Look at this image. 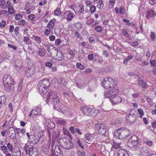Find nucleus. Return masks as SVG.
I'll return each instance as SVG.
<instances>
[{"mask_svg": "<svg viewBox=\"0 0 156 156\" xmlns=\"http://www.w3.org/2000/svg\"><path fill=\"white\" fill-rule=\"evenodd\" d=\"M101 84L105 88L108 89V91L105 92V98H110L118 93V87L112 78L105 77L102 80Z\"/></svg>", "mask_w": 156, "mask_h": 156, "instance_id": "nucleus-1", "label": "nucleus"}, {"mask_svg": "<svg viewBox=\"0 0 156 156\" xmlns=\"http://www.w3.org/2000/svg\"><path fill=\"white\" fill-rule=\"evenodd\" d=\"M140 139L136 136H132L127 143L128 146L132 150L139 151L142 147Z\"/></svg>", "mask_w": 156, "mask_h": 156, "instance_id": "nucleus-2", "label": "nucleus"}, {"mask_svg": "<svg viewBox=\"0 0 156 156\" xmlns=\"http://www.w3.org/2000/svg\"><path fill=\"white\" fill-rule=\"evenodd\" d=\"M50 85L49 80L44 79L41 80L37 85V87L41 94H44L48 91Z\"/></svg>", "mask_w": 156, "mask_h": 156, "instance_id": "nucleus-3", "label": "nucleus"}, {"mask_svg": "<svg viewBox=\"0 0 156 156\" xmlns=\"http://www.w3.org/2000/svg\"><path fill=\"white\" fill-rule=\"evenodd\" d=\"M3 81L4 86L8 90H13L14 88L13 78L10 75L6 74L3 77Z\"/></svg>", "mask_w": 156, "mask_h": 156, "instance_id": "nucleus-4", "label": "nucleus"}, {"mask_svg": "<svg viewBox=\"0 0 156 156\" xmlns=\"http://www.w3.org/2000/svg\"><path fill=\"white\" fill-rule=\"evenodd\" d=\"M128 131L126 129L120 128L115 131L114 134L116 138H117L119 139H123L128 136Z\"/></svg>", "mask_w": 156, "mask_h": 156, "instance_id": "nucleus-5", "label": "nucleus"}, {"mask_svg": "<svg viewBox=\"0 0 156 156\" xmlns=\"http://www.w3.org/2000/svg\"><path fill=\"white\" fill-rule=\"evenodd\" d=\"M23 149L27 153H29L30 156H37L38 151L36 147L29 146L26 144L23 147Z\"/></svg>", "mask_w": 156, "mask_h": 156, "instance_id": "nucleus-6", "label": "nucleus"}, {"mask_svg": "<svg viewBox=\"0 0 156 156\" xmlns=\"http://www.w3.org/2000/svg\"><path fill=\"white\" fill-rule=\"evenodd\" d=\"M41 137V136L39 133L31 135L30 140H28V141L30 144H35L39 142Z\"/></svg>", "mask_w": 156, "mask_h": 156, "instance_id": "nucleus-7", "label": "nucleus"}, {"mask_svg": "<svg viewBox=\"0 0 156 156\" xmlns=\"http://www.w3.org/2000/svg\"><path fill=\"white\" fill-rule=\"evenodd\" d=\"M95 126L97 130H98L99 134L104 135L106 132V127L103 123H97L95 124Z\"/></svg>", "mask_w": 156, "mask_h": 156, "instance_id": "nucleus-8", "label": "nucleus"}, {"mask_svg": "<svg viewBox=\"0 0 156 156\" xmlns=\"http://www.w3.org/2000/svg\"><path fill=\"white\" fill-rule=\"evenodd\" d=\"M34 72L35 70L34 68L29 66L26 69L25 75L27 77H31L33 75Z\"/></svg>", "mask_w": 156, "mask_h": 156, "instance_id": "nucleus-9", "label": "nucleus"}, {"mask_svg": "<svg viewBox=\"0 0 156 156\" xmlns=\"http://www.w3.org/2000/svg\"><path fill=\"white\" fill-rule=\"evenodd\" d=\"M50 55L52 57H55L57 56L56 58L58 60H61L62 59V54L60 52H58L55 49L52 50L50 52Z\"/></svg>", "mask_w": 156, "mask_h": 156, "instance_id": "nucleus-10", "label": "nucleus"}, {"mask_svg": "<svg viewBox=\"0 0 156 156\" xmlns=\"http://www.w3.org/2000/svg\"><path fill=\"white\" fill-rule=\"evenodd\" d=\"M110 100L113 105H115L120 103L122 101V99L121 97L117 96L111 98Z\"/></svg>", "mask_w": 156, "mask_h": 156, "instance_id": "nucleus-11", "label": "nucleus"}, {"mask_svg": "<svg viewBox=\"0 0 156 156\" xmlns=\"http://www.w3.org/2000/svg\"><path fill=\"white\" fill-rule=\"evenodd\" d=\"M146 17L147 19H150L156 16V12L152 10L147 11L145 13Z\"/></svg>", "mask_w": 156, "mask_h": 156, "instance_id": "nucleus-12", "label": "nucleus"}, {"mask_svg": "<svg viewBox=\"0 0 156 156\" xmlns=\"http://www.w3.org/2000/svg\"><path fill=\"white\" fill-rule=\"evenodd\" d=\"M51 143L50 140H47L42 147V151L44 152H47L49 151V146Z\"/></svg>", "mask_w": 156, "mask_h": 156, "instance_id": "nucleus-13", "label": "nucleus"}, {"mask_svg": "<svg viewBox=\"0 0 156 156\" xmlns=\"http://www.w3.org/2000/svg\"><path fill=\"white\" fill-rule=\"evenodd\" d=\"M41 108L38 107H36L33 109L31 112L29 114V116L30 117L39 114L40 112Z\"/></svg>", "mask_w": 156, "mask_h": 156, "instance_id": "nucleus-14", "label": "nucleus"}, {"mask_svg": "<svg viewBox=\"0 0 156 156\" xmlns=\"http://www.w3.org/2000/svg\"><path fill=\"white\" fill-rule=\"evenodd\" d=\"M67 140L69 141V138L66 137L60 138L57 140L59 145L62 147L64 146Z\"/></svg>", "mask_w": 156, "mask_h": 156, "instance_id": "nucleus-15", "label": "nucleus"}, {"mask_svg": "<svg viewBox=\"0 0 156 156\" xmlns=\"http://www.w3.org/2000/svg\"><path fill=\"white\" fill-rule=\"evenodd\" d=\"M74 147V145L71 141L69 138V141H66L63 148L67 150L72 149Z\"/></svg>", "mask_w": 156, "mask_h": 156, "instance_id": "nucleus-16", "label": "nucleus"}, {"mask_svg": "<svg viewBox=\"0 0 156 156\" xmlns=\"http://www.w3.org/2000/svg\"><path fill=\"white\" fill-rule=\"evenodd\" d=\"M135 121V117L130 114L127 115L126 121L128 123L133 124Z\"/></svg>", "mask_w": 156, "mask_h": 156, "instance_id": "nucleus-17", "label": "nucleus"}, {"mask_svg": "<svg viewBox=\"0 0 156 156\" xmlns=\"http://www.w3.org/2000/svg\"><path fill=\"white\" fill-rule=\"evenodd\" d=\"M150 150L146 147H144L140 150L141 153L143 156H147L149 154Z\"/></svg>", "mask_w": 156, "mask_h": 156, "instance_id": "nucleus-18", "label": "nucleus"}, {"mask_svg": "<svg viewBox=\"0 0 156 156\" xmlns=\"http://www.w3.org/2000/svg\"><path fill=\"white\" fill-rule=\"evenodd\" d=\"M80 110L85 115L89 116L90 115V108H88L86 106H83L81 108Z\"/></svg>", "mask_w": 156, "mask_h": 156, "instance_id": "nucleus-19", "label": "nucleus"}, {"mask_svg": "<svg viewBox=\"0 0 156 156\" xmlns=\"http://www.w3.org/2000/svg\"><path fill=\"white\" fill-rule=\"evenodd\" d=\"M55 22L56 20L55 19L51 20L47 24V27L49 29H52L54 27L55 25Z\"/></svg>", "mask_w": 156, "mask_h": 156, "instance_id": "nucleus-20", "label": "nucleus"}, {"mask_svg": "<svg viewBox=\"0 0 156 156\" xmlns=\"http://www.w3.org/2000/svg\"><path fill=\"white\" fill-rule=\"evenodd\" d=\"M98 113L99 111L97 109H91L90 108V115L89 116L94 117L96 116Z\"/></svg>", "mask_w": 156, "mask_h": 156, "instance_id": "nucleus-21", "label": "nucleus"}, {"mask_svg": "<svg viewBox=\"0 0 156 156\" xmlns=\"http://www.w3.org/2000/svg\"><path fill=\"white\" fill-rule=\"evenodd\" d=\"M122 122V119L121 118H118L112 122V124L113 125H115L116 126H118L121 125Z\"/></svg>", "mask_w": 156, "mask_h": 156, "instance_id": "nucleus-22", "label": "nucleus"}, {"mask_svg": "<svg viewBox=\"0 0 156 156\" xmlns=\"http://www.w3.org/2000/svg\"><path fill=\"white\" fill-rule=\"evenodd\" d=\"M118 156H129L127 152L123 149H120L118 151Z\"/></svg>", "mask_w": 156, "mask_h": 156, "instance_id": "nucleus-23", "label": "nucleus"}, {"mask_svg": "<svg viewBox=\"0 0 156 156\" xmlns=\"http://www.w3.org/2000/svg\"><path fill=\"white\" fill-rule=\"evenodd\" d=\"M48 121L47 123V127L50 129H54L55 127V125L53 122L51 120H49Z\"/></svg>", "mask_w": 156, "mask_h": 156, "instance_id": "nucleus-24", "label": "nucleus"}, {"mask_svg": "<svg viewBox=\"0 0 156 156\" xmlns=\"http://www.w3.org/2000/svg\"><path fill=\"white\" fill-rule=\"evenodd\" d=\"M138 85L139 87L141 86L143 88H146L147 87L146 83L143 80L139 81L138 83Z\"/></svg>", "mask_w": 156, "mask_h": 156, "instance_id": "nucleus-25", "label": "nucleus"}, {"mask_svg": "<svg viewBox=\"0 0 156 156\" xmlns=\"http://www.w3.org/2000/svg\"><path fill=\"white\" fill-rule=\"evenodd\" d=\"M104 2L102 0H99L97 2V7L99 9H102L104 6Z\"/></svg>", "mask_w": 156, "mask_h": 156, "instance_id": "nucleus-26", "label": "nucleus"}, {"mask_svg": "<svg viewBox=\"0 0 156 156\" xmlns=\"http://www.w3.org/2000/svg\"><path fill=\"white\" fill-rule=\"evenodd\" d=\"M61 152V150L58 145H55L54 153L55 155H58Z\"/></svg>", "mask_w": 156, "mask_h": 156, "instance_id": "nucleus-27", "label": "nucleus"}, {"mask_svg": "<svg viewBox=\"0 0 156 156\" xmlns=\"http://www.w3.org/2000/svg\"><path fill=\"white\" fill-rule=\"evenodd\" d=\"M69 13L67 15V19L68 21H71L73 18L74 14L71 12L70 11H68Z\"/></svg>", "mask_w": 156, "mask_h": 156, "instance_id": "nucleus-28", "label": "nucleus"}, {"mask_svg": "<svg viewBox=\"0 0 156 156\" xmlns=\"http://www.w3.org/2000/svg\"><path fill=\"white\" fill-rule=\"evenodd\" d=\"M78 12L80 14H83L84 13V12H85L83 6L82 5H79L78 7Z\"/></svg>", "mask_w": 156, "mask_h": 156, "instance_id": "nucleus-29", "label": "nucleus"}, {"mask_svg": "<svg viewBox=\"0 0 156 156\" xmlns=\"http://www.w3.org/2000/svg\"><path fill=\"white\" fill-rule=\"evenodd\" d=\"M5 0H0V6L1 7L2 9H6L7 8V5L6 4L5 6Z\"/></svg>", "mask_w": 156, "mask_h": 156, "instance_id": "nucleus-30", "label": "nucleus"}, {"mask_svg": "<svg viewBox=\"0 0 156 156\" xmlns=\"http://www.w3.org/2000/svg\"><path fill=\"white\" fill-rule=\"evenodd\" d=\"M38 52V55L41 56H43L45 54V50L43 49H39Z\"/></svg>", "mask_w": 156, "mask_h": 156, "instance_id": "nucleus-31", "label": "nucleus"}, {"mask_svg": "<svg viewBox=\"0 0 156 156\" xmlns=\"http://www.w3.org/2000/svg\"><path fill=\"white\" fill-rule=\"evenodd\" d=\"M76 67L81 70H83L84 69V66L82 65L80 63V62H77L76 64Z\"/></svg>", "mask_w": 156, "mask_h": 156, "instance_id": "nucleus-32", "label": "nucleus"}, {"mask_svg": "<svg viewBox=\"0 0 156 156\" xmlns=\"http://www.w3.org/2000/svg\"><path fill=\"white\" fill-rule=\"evenodd\" d=\"M22 83L23 81H20L19 82L17 88V91L19 92H20L22 91Z\"/></svg>", "mask_w": 156, "mask_h": 156, "instance_id": "nucleus-33", "label": "nucleus"}, {"mask_svg": "<svg viewBox=\"0 0 156 156\" xmlns=\"http://www.w3.org/2000/svg\"><path fill=\"white\" fill-rule=\"evenodd\" d=\"M121 143H116L114 142L112 147L115 149H117L121 147Z\"/></svg>", "mask_w": 156, "mask_h": 156, "instance_id": "nucleus-34", "label": "nucleus"}, {"mask_svg": "<svg viewBox=\"0 0 156 156\" xmlns=\"http://www.w3.org/2000/svg\"><path fill=\"white\" fill-rule=\"evenodd\" d=\"M83 142V141L80 139H77L76 140V143L78 144L79 147L82 149H83V146L82 144Z\"/></svg>", "mask_w": 156, "mask_h": 156, "instance_id": "nucleus-35", "label": "nucleus"}, {"mask_svg": "<svg viewBox=\"0 0 156 156\" xmlns=\"http://www.w3.org/2000/svg\"><path fill=\"white\" fill-rule=\"evenodd\" d=\"M58 124L62 125H64L66 123V121L64 119H58L57 121Z\"/></svg>", "mask_w": 156, "mask_h": 156, "instance_id": "nucleus-36", "label": "nucleus"}, {"mask_svg": "<svg viewBox=\"0 0 156 156\" xmlns=\"http://www.w3.org/2000/svg\"><path fill=\"white\" fill-rule=\"evenodd\" d=\"M51 31V30L49 28L45 29L44 31V33L46 36H48L50 34Z\"/></svg>", "mask_w": 156, "mask_h": 156, "instance_id": "nucleus-37", "label": "nucleus"}, {"mask_svg": "<svg viewBox=\"0 0 156 156\" xmlns=\"http://www.w3.org/2000/svg\"><path fill=\"white\" fill-rule=\"evenodd\" d=\"M62 105H60L59 107L58 108L55 105H53V108L54 109L57 110L58 111H61L62 110Z\"/></svg>", "mask_w": 156, "mask_h": 156, "instance_id": "nucleus-38", "label": "nucleus"}, {"mask_svg": "<svg viewBox=\"0 0 156 156\" xmlns=\"http://www.w3.org/2000/svg\"><path fill=\"white\" fill-rule=\"evenodd\" d=\"M90 12L91 14H92L95 12L96 10V7L94 5L90 7Z\"/></svg>", "mask_w": 156, "mask_h": 156, "instance_id": "nucleus-39", "label": "nucleus"}, {"mask_svg": "<svg viewBox=\"0 0 156 156\" xmlns=\"http://www.w3.org/2000/svg\"><path fill=\"white\" fill-rule=\"evenodd\" d=\"M115 0H110V4L109 5V8L112 9L114 7L115 4Z\"/></svg>", "mask_w": 156, "mask_h": 156, "instance_id": "nucleus-40", "label": "nucleus"}, {"mask_svg": "<svg viewBox=\"0 0 156 156\" xmlns=\"http://www.w3.org/2000/svg\"><path fill=\"white\" fill-rule=\"evenodd\" d=\"M61 11L60 9L58 8L54 11V14L56 16H59L61 14Z\"/></svg>", "mask_w": 156, "mask_h": 156, "instance_id": "nucleus-41", "label": "nucleus"}, {"mask_svg": "<svg viewBox=\"0 0 156 156\" xmlns=\"http://www.w3.org/2000/svg\"><path fill=\"white\" fill-rule=\"evenodd\" d=\"M22 65V62L20 60L16 61V66L17 67H21Z\"/></svg>", "mask_w": 156, "mask_h": 156, "instance_id": "nucleus-42", "label": "nucleus"}, {"mask_svg": "<svg viewBox=\"0 0 156 156\" xmlns=\"http://www.w3.org/2000/svg\"><path fill=\"white\" fill-rule=\"evenodd\" d=\"M8 134H9L13 132H15L16 130L15 128L12 127H10L8 129Z\"/></svg>", "mask_w": 156, "mask_h": 156, "instance_id": "nucleus-43", "label": "nucleus"}, {"mask_svg": "<svg viewBox=\"0 0 156 156\" xmlns=\"http://www.w3.org/2000/svg\"><path fill=\"white\" fill-rule=\"evenodd\" d=\"M94 22V20L92 19H90L88 20L86 22V23L87 24L90 25L92 24Z\"/></svg>", "mask_w": 156, "mask_h": 156, "instance_id": "nucleus-44", "label": "nucleus"}, {"mask_svg": "<svg viewBox=\"0 0 156 156\" xmlns=\"http://www.w3.org/2000/svg\"><path fill=\"white\" fill-rule=\"evenodd\" d=\"M85 3L86 5L88 7H90L92 6V2L89 0H86L85 1Z\"/></svg>", "mask_w": 156, "mask_h": 156, "instance_id": "nucleus-45", "label": "nucleus"}, {"mask_svg": "<svg viewBox=\"0 0 156 156\" xmlns=\"http://www.w3.org/2000/svg\"><path fill=\"white\" fill-rule=\"evenodd\" d=\"M53 101L56 103H59L60 102L59 98L56 96H54L53 98Z\"/></svg>", "mask_w": 156, "mask_h": 156, "instance_id": "nucleus-46", "label": "nucleus"}, {"mask_svg": "<svg viewBox=\"0 0 156 156\" xmlns=\"http://www.w3.org/2000/svg\"><path fill=\"white\" fill-rule=\"evenodd\" d=\"M0 148L3 152L4 153L6 152L8 150L6 147L5 146H1Z\"/></svg>", "mask_w": 156, "mask_h": 156, "instance_id": "nucleus-47", "label": "nucleus"}, {"mask_svg": "<svg viewBox=\"0 0 156 156\" xmlns=\"http://www.w3.org/2000/svg\"><path fill=\"white\" fill-rule=\"evenodd\" d=\"M6 98L4 96L0 97V103L2 105L4 104L5 102Z\"/></svg>", "mask_w": 156, "mask_h": 156, "instance_id": "nucleus-48", "label": "nucleus"}, {"mask_svg": "<svg viewBox=\"0 0 156 156\" xmlns=\"http://www.w3.org/2000/svg\"><path fill=\"white\" fill-rule=\"evenodd\" d=\"M9 135H10L9 136L10 138L12 139H14L16 137V134L15 132H13V133H12L10 134Z\"/></svg>", "mask_w": 156, "mask_h": 156, "instance_id": "nucleus-49", "label": "nucleus"}, {"mask_svg": "<svg viewBox=\"0 0 156 156\" xmlns=\"http://www.w3.org/2000/svg\"><path fill=\"white\" fill-rule=\"evenodd\" d=\"M138 111L140 115V117L141 118H142V116L144 114V112L143 110L141 108H139L138 109Z\"/></svg>", "mask_w": 156, "mask_h": 156, "instance_id": "nucleus-50", "label": "nucleus"}, {"mask_svg": "<svg viewBox=\"0 0 156 156\" xmlns=\"http://www.w3.org/2000/svg\"><path fill=\"white\" fill-rule=\"evenodd\" d=\"M6 21L5 20H2L0 23V27L2 28H4L6 25Z\"/></svg>", "mask_w": 156, "mask_h": 156, "instance_id": "nucleus-51", "label": "nucleus"}, {"mask_svg": "<svg viewBox=\"0 0 156 156\" xmlns=\"http://www.w3.org/2000/svg\"><path fill=\"white\" fill-rule=\"evenodd\" d=\"M22 16L20 14H17L15 16V19L16 20H20V19H21L22 18Z\"/></svg>", "mask_w": 156, "mask_h": 156, "instance_id": "nucleus-52", "label": "nucleus"}, {"mask_svg": "<svg viewBox=\"0 0 156 156\" xmlns=\"http://www.w3.org/2000/svg\"><path fill=\"white\" fill-rule=\"evenodd\" d=\"M8 10L9 13L10 14H13L14 12V9L11 6L9 7Z\"/></svg>", "mask_w": 156, "mask_h": 156, "instance_id": "nucleus-53", "label": "nucleus"}, {"mask_svg": "<svg viewBox=\"0 0 156 156\" xmlns=\"http://www.w3.org/2000/svg\"><path fill=\"white\" fill-rule=\"evenodd\" d=\"M53 94V92L52 91H50L48 92V95L47 97V100H49L51 98V97L52 96V95Z\"/></svg>", "mask_w": 156, "mask_h": 156, "instance_id": "nucleus-54", "label": "nucleus"}, {"mask_svg": "<svg viewBox=\"0 0 156 156\" xmlns=\"http://www.w3.org/2000/svg\"><path fill=\"white\" fill-rule=\"evenodd\" d=\"M85 138L88 140H90L92 139V137L90 135L87 134L85 135Z\"/></svg>", "mask_w": 156, "mask_h": 156, "instance_id": "nucleus-55", "label": "nucleus"}, {"mask_svg": "<svg viewBox=\"0 0 156 156\" xmlns=\"http://www.w3.org/2000/svg\"><path fill=\"white\" fill-rule=\"evenodd\" d=\"M95 30L97 31L100 32L102 30V28L100 26H97L96 27Z\"/></svg>", "mask_w": 156, "mask_h": 156, "instance_id": "nucleus-56", "label": "nucleus"}, {"mask_svg": "<svg viewBox=\"0 0 156 156\" xmlns=\"http://www.w3.org/2000/svg\"><path fill=\"white\" fill-rule=\"evenodd\" d=\"M122 34L125 36V37H127V35L128 34V33L126 29H123L122 30Z\"/></svg>", "mask_w": 156, "mask_h": 156, "instance_id": "nucleus-57", "label": "nucleus"}, {"mask_svg": "<svg viewBox=\"0 0 156 156\" xmlns=\"http://www.w3.org/2000/svg\"><path fill=\"white\" fill-rule=\"evenodd\" d=\"M150 37L151 39L154 41L155 38V34L153 32H151Z\"/></svg>", "mask_w": 156, "mask_h": 156, "instance_id": "nucleus-58", "label": "nucleus"}, {"mask_svg": "<svg viewBox=\"0 0 156 156\" xmlns=\"http://www.w3.org/2000/svg\"><path fill=\"white\" fill-rule=\"evenodd\" d=\"M30 3L29 2H27L26 3L24 9H30Z\"/></svg>", "mask_w": 156, "mask_h": 156, "instance_id": "nucleus-59", "label": "nucleus"}, {"mask_svg": "<svg viewBox=\"0 0 156 156\" xmlns=\"http://www.w3.org/2000/svg\"><path fill=\"white\" fill-rule=\"evenodd\" d=\"M150 64L153 66L156 67V60H155L151 61Z\"/></svg>", "mask_w": 156, "mask_h": 156, "instance_id": "nucleus-60", "label": "nucleus"}, {"mask_svg": "<svg viewBox=\"0 0 156 156\" xmlns=\"http://www.w3.org/2000/svg\"><path fill=\"white\" fill-rule=\"evenodd\" d=\"M35 16L33 14H30L28 16V18L29 19L31 20H33L35 18Z\"/></svg>", "mask_w": 156, "mask_h": 156, "instance_id": "nucleus-61", "label": "nucleus"}, {"mask_svg": "<svg viewBox=\"0 0 156 156\" xmlns=\"http://www.w3.org/2000/svg\"><path fill=\"white\" fill-rule=\"evenodd\" d=\"M75 129L74 127L73 126H71L69 128V130L70 131L71 133H75Z\"/></svg>", "mask_w": 156, "mask_h": 156, "instance_id": "nucleus-62", "label": "nucleus"}, {"mask_svg": "<svg viewBox=\"0 0 156 156\" xmlns=\"http://www.w3.org/2000/svg\"><path fill=\"white\" fill-rule=\"evenodd\" d=\"M28 52L30 54H33L34 53V52L33 51L31 47L30 46H28Z\"/></svg>", "mask_w": 156, "mask_h": 156, "instance_id": "nucleus-63", "label": "nucleus"}, {"mask_svg": "<svg viewBox=\"0 0 156 156\" xmlns=\"http://www.w3.org/2000/svg\"><path fill=\"white\" fill-rule=\"evenodd\" d=\"M145 143L148 146H151L153 144V142L151 141H147Z\"/></svg>", "mask_w": 156, "mask_h": 156, "instance_id": "nucleus-64", "label": "nucleus"}]
</instances>
